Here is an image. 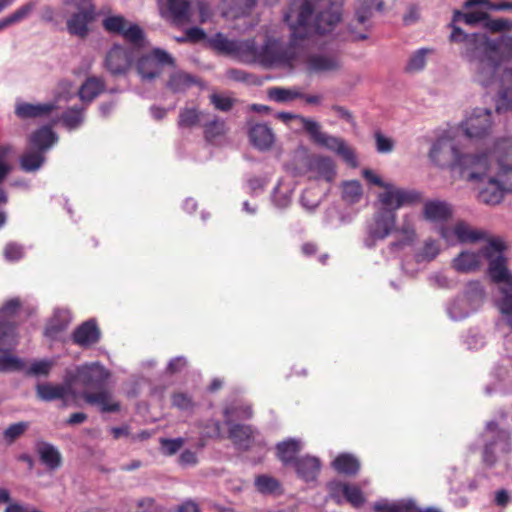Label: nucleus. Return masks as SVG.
Instances as JSON below:
<instances>
[{"label":"nucleus","instance_id":"8","mask_svg":"<svg viewBox=\"0 0 512 512\" xmlns=\"http://www.w3.org/2000/svg\"><path fill=\"white\" fill-rule=\"evenodd\" d=\"M384 191L377 195V200L374 207L378 209H392L396 212L397 209L412 205L421 200V194L415 190L405 189L396 186L389 182L383 188Z\"/></svg>","mask_w":512,"mask_h":512},{"label":"nucleus","instance_id":"29","mask_svg":"<svg viewBox=\"0 0 512 512\" xmlns=\"http://www.w3.org/2000/svg\"><path fill=\"white\" fill-rule=\"evenodd\" d=\"M207 120V114L195 107H185L180 110L178 126L180 128H194Z\"/></svg>","mask_w":512,"mask_h":512},{"label":"nucleus","instance_id":"6","mask_svg":"<svg viewBox=\"0 0 512 512\" xmlns=\"http://www.w3.org/2000/svg\"><path fill=\"white\" fill-rule=\"evenodd\" d=\"M249 46L246 62H257L270 67L288 64L294 57L290 48L273 39H268L261 47H257L253 40H249Z\"/></svg>","mask_w":512,"mask_h":512},{"label":"nucleus","instance_id":"31","mask_svg":"<svg viewBox=\"0 0 512 512\" xmlns=\"http://www.w3.org/2000/svg\"><path fill=\"white\" fill-rule=\"evenodd\" d=\"M229 438L238 448L246 449L254 439V431L248 425H231L229 428Z\"/></svg>","mask_w":512,"mask_h":512},{"label":"nucleus","instance_id":"30","mask_svg":"<svg viewBox=\"0 0 512 512\" xmlns=\"http://www.w3.org/2000/svg\"><path fill=\"white\" fill-rule=\"evenodd\" d=\"M277 456L285 464H294L296 454L302 449V443L297 439H287L277 444Z\"/></svg>","mask_w":512,"mask_h":512},{"label":"nucleus","instance_id":"1","mask_svg":"<svg viewBox=\"0 0 512 512\" xmlns=\"http://www.w3.org/2000/svg\"><path fill=\"white\" fill-rule=\"evenodd\" d=\"M429 156L439 166L459 169L468 181L482 182L478 193L482 203L497 205L512 193V137L498 138L490 150L474 154H461L453 139L441 137L432 145Z\"/></svg>","mask_w":512,"mask_h":512},{"label":"nucleus","instance_id":"58","mask_svg":"<svg viewBox=\"0 0 512 512\" xmlns=\"http://www.w3.org/2000/svg\"><path fill=\"white\" fill-rule=\"evenodd\" d=\"M485 27L492 32H503L512 30V19L497 18L488 19L485 22Z\"/></svg>","mask_w":512,"mask_h":512},{"label":"nucleus","instance_id":"39","mask_svg":"<svg viewBox=\"0 0 512 512\" xmlns=\"http://www.w3.org/2000/svg\"><path fill=\"white\" fill-rule=\"evenodd\" d=\"M494 448L499 449L504 453L510 451L511 444L509 441V436L506 432H498L497 440L494 443L486 445L483 457L487 465H493L495 462V458L493 456Z\"/></svg>","mask_w":512,"mask_h":512},{"label":"nucleus","instance_id":"27","mask_svg":"<svg viewBox=\"0 0 512 512\" xmlns=\"http://www.w3.org/2000/svg\"><path fill=\"white\" fill-rule=\"evenodd\" d=\"M57 141V136L50 127L44 126L33 132L29 142L33 149L46 152Z\"/></svg>","mask_w":512,"mask_h":512},{"label":"nucleus","instance_id":"9","mask_svg":"<svg viewBox=\"0 0 512 512\" xmlns=\"http://www.w3.org/2000/svg\"><path fill=\"white\" fill-rule=\"evenodd\" d=\"M483 300L484 290L481 284L477 281L470 282L465 293L451 303L448 313L452 319L461 320L476 311Z\"/></svg>","mask_w":512,"mask_h":512},{"label":"nucleus","instance_id":"35","mask_svg":"<svg viewBox=\"0 0 512 512\" xmlns=\"http://www.w3.org/2000/svg\"><path fill=\"white\" fill-rule=\"evenodd\" d=\"M70 322L71 316L68 310H55L52 318L50 319L45 329V335L50 338H55L59 332L63 331L69 325Z\"/></svg>","mask_w":512,"mask_h":512},{"label":"nucleus","instance_id":"45","mask_svg":"<svg viewBox=\"0 0 512 512\" xmlns=\"http://www.w3.org/2000/svg\"><path fill=\"white\" fill-rule=\"evenodd\" d=\"M53 366L54 361L52 360H35L28 367L25 365V369L23 371L28 376L45 377L50 373Z\"/></svg>","mask_w":512,"mask_h":512},{"label":"nucleus","instance_id":"19","mask_svg":"<svg viewBox=\"0 0 512 512\" xmlns=\"http://www.w3.org/2000/svg\"><path fill=\"white\" fill-rule=\"evenodd\" d=\"M77 377L84 386L89 387L103 384L108 379L109 373L104 366L96 362L79 366Z\"/></svg>","mask_w":512,"mask_h":512},{"label":"nucleus","instance_id":"25","mask_svg":"<svg viewBox=\"0 0 512 512\" xmlns=\"http://www.w3.org/2000/svg\"><path fill=\"white\" fill-rule=\"evenodd\" d=\"M56 108L54 102L31 104L27 102H18L15 113L22 119L42 117L50 114Z\"/></svg>","mask_w":512,"mask_h":512},{"label":"nucleus","instance_id":"15","mask_svg":"<svg viewBox=\"0 0 512 512\" xmlns=\"http://www.w3.org/2000/svg\"><path fill=\"white\" fill-rule=\"evenodd\" d=\"M131 65L129 51L121 45H114L107 52L104 60L105 68L113 75L125 74Z\"/></svg>","mask_w":512,"mask_h":512},{"label":"nucleus","instance_id":"54","mask_svg":"<svg viewBox=\"0 0 512 512\" xmlns=\"http://www.w3.org/2000/svg\"><path fill=\"white\" fill-rule=\"evenodd\" d=\"M344 500L349 502L353 507L359 508L365 503L366 499L358 486L349 484L344 496Z\"/></svg>","mask_w":512,"mask_h":512},{"label":"nucleus","instance_id":"14","mask_svg":"<svg viewBox=\"0 0 512 512\" xmlns=\"http://www.w3.org/2000/svg\"><path fill=\"white\" fill-rule=\"evenodd\" d=\"M210 45L219 52L235 56L246 62L249 40H230L222 33H217L209 40Z\"/></svg>","mask_w":512,"mask_h":512},{"label":"nucleus","instance_id":"2","mask_svg":"<svg viewBox=\"0 0 512 512\" xmlns=\"http://www.w3.org/2000/svg\"><path fill=\"white\" fill-rule=\"evenodd\" d=\"M450 40L462 44L461 56L469 63L478 84L484 88L499 87V79L506 69L500 70V65L512 60V35L490 38L485 33L468 34L454 27Z\"/></svg>","mask_w":512,"mask_h":512},{"label":"nucleus","instance_id":"52","mask_svg":"<svg viewBox=\"0 0 512 512\" xmlns=\"http://www.w3.org/2000/svg\"><path fill=\"white\" fill-rule=\"evenodd\" d=\"M256 0H225V4L234 16H239L250 11Z\"/></svg>","mask_w":512,"mask_h":512},{"label":"nucleus","instance_id":"34","mask_svg":"<svg viewBox=\"0 0 512 512\" xmlns=\"http://www.w3.org/2000/svg\"><path fill=\"white\" fill-rule=\"evenodd\" d=\"M37 452L43 464L49 469H57L61 465V454L58 449L46 442L37 444Z\"/></svg>","mask_w":512,"mask_h":512},{"label":"nucleus","instance_id":"37","mask_svg":"<svg viewBox=\"0 0 512 512\" xmlns=\"http://www.w3.org/2000/svg\"><path fill=\"white\" fill-rule=\"evenodd\" d=\"M105 84L102 79L97 77L88 78L80 87L78 93L83 102H91L101 92H103Z\"/></svg>","mask_w":512,"mask_h":512},{"label":"nucleus","instance_id":"50","mask_svg":"<svg viewBox=\"0 0 512 512\" xmlns=\"http://www.w3.org/2000/svg\"><path fill=\"white\" fill-rule=\"evenodd\" d=\"M25 362L13 355H4L0 358V372L23 371Z\"/></svg>","mask_w":512,"mask_h":512},{"label":"nucleus","instance_id":"20","mask_svg":"<svg viewBox=\"0 0 512 512\" xmlns=\"http://www.w3.org/2000/svg\"><path fill=\"white\" fill-rule=\"evenodd\" d=\"M512 110V67H506L499 79L496 111Z\"/></svg>","mask_w":512,"mask_h":512},{"label":"nucleus","instance_id":"23","mask_svg":"<svg viewBox=\"0 0 512 512\" xmlns=\"http://www.w3.org/2000/svg\"><path fill=\"white\" fill-rule=\"evenodd\" d=\"M249 139L251 144L259 150H268L275 141L274 134L269 126L258 123L249 129Z\"/></svg>","mask_w":512,"mask_h":512},{"label":"nucleus","instance_id":"18","mask_svg":"<svg viewBox=\"0 0 512 512\" xmlns=\"http://www.w3.org/2000/svg\"><path fill=\"white\" fill-rule=\"evenodd\" d=\"M82 397L88 404L98 407L103 413L118 412L120 410V403L106 389H101L97 392L85 391Z\"/></svg>","mask_w":512,"mask_h":512},{"label":"nucleus","instance_id":"43","mask_svg":"<svg viewBox=\"0 0 512 512\" xmlns=\"http://www.w3.org/2000/svg\"><path fill=\"white\" fill-rule=\"evenodd\" d=\"M341 188L342 199L348 204L358 203L363 196L362 185L357 180L344 181Z\"/></svg>","mask_w":512,"mask_h":512},{"label":"nucleus","instance_id":"24","mask_svg":"<svg viewBox=\"0 0 512 512\" xmlns=\"http://www.w3.org/2000/svg\"><path fill=\"white\" fill-rule=\"evenodd\" d=\"M100 339V331L94 320H88L82 323L73 332V341L82 347H87L97 343Z\"/></svg>","mask_w":512,"mask_h":512},{"label":"nucleus","instance_id":"3","mask_svg":"<svg viewBox=\"0 0 512 512\" xmlns=\"http://www.w3.org/2000/svg\"><path fill=\"white\" fill-rule=\"evenodd\" d=\"M504 249L501 239H492L479 249L462 250L452 259L451 267L459 273H473L480 270L484 260H487L489 277L492 281L503 284L500 287L503 297L498 302V307L512 327V275L506 265Z\"/></svg>","mask_w":512,"mask_h":512},{"label":"nucleus","instance_id":"61","mask_svg":"<svg viewBox=\"0 0 512 512\" xmlns=\"http://www.w3.org/2000/svg\"><path fill=\"white\" fill-rule=\"evenodd\" d=\"M74 95L73 85L70 81L63 80L58 84V87L55 91V104L60 100L67 101L70 97Z\"/></svg>","mask_w":512,"mask_h":512},{"label":"nucleus","instance_id":"36","mask_svg":"<svg viewBox=\"0 0 512 512\" xmlns=\"http://www.w3.org/2000/svg\"><path fill=\"white\" fill-rule=\"evenodd\" d=\"M167 6L174 23L182 24L190 21V3L188 0H168Z\"/></svg>","mask_w":512,"mask_h":512},{"label":"nucleus","instance_id":"46","mask_svg":"<svg viewBox=\"0 0 512 512\" xmlns=\"http://www.w3.org/2000/svg\"><path fill=\"white\" fill-rule=\"evenodd\" d=\"M485 20H487V14L483 11H471L467 13L455 11L453 15V23L451 26L454 30V27H457L455 23L458 21H464L468 25H475Z\"/></svg>","mask_w":512,"mask_h":512},{"label":"nucleus","instance_id":"26","mask_svg":"<svg viewBox=\"0 0 512 512\" xmlns=\"http://www.w3.org/2000/svg\"><path fill=\"white\" fill-rule=\"evenodd\" d=\"M293 465L305 481L315 480L321 468L319 459L309 455L297 459Z\"/></svg>","mask_w":512,"mask_h":512},{"label":"nucleus","instance_id":"62","mask_svg":"<svg viewBox=\"0 0 512 512\" xmlns=\"http://www.w3.org/2000/svg\"><path fill=\"white\" fill-rule=\"evenodd\" d=\"M299 121L315 142H317L321 135L324 133L321 131L319 123L312 119L302 116L299 117Z\"/></svg>","mask_w":512,"mask_h":512},{"label":"nucleus","instance_id":"41","mask_svg":"<svg viewBox=\"0 0 512 512\" xmlns=\"http://www.w3.org/2000/svg\"><path fill=\"white\" fill-rule=\"evenodd\" d=\"M44 153V151L33 148L29 149L20 159L21 168L26 172H34L38 170L45 162Z\"/></svg>","mask_w":512,"mask_h":512},{"label":"nucleus","instance_id":"63","mask_svg":"<svg viewBox=\"0 0 512 512\" xmlns=\"http://www.w3.org/2000/svg\"><path fill=\"white\" fill-rule=\"evenodd\" d=\"M172 404L184 411L191 410L194 406L192 399L184 393H175L172 396Z\"/></svg>","mask_w":512,"mask_h":512},{"label":"nucleus","instance_id":"16","mask_svg":"<svg viewBox=\"0 0 512 512\" xmlns=\"http://www.w3.org/2000/svg\"><path fill=\"white\" fill-rule=\"evenodd\" d=\"M400 237L398 241L390 244L391 250H400L405 246L414 244L417 240V232L415 228V216L413 214H405L402 217L401 224L394 230Z\"/></svg>","mask_w":512,"mask_h":512},{"label":"nucleus","instance_id":"7","mask_svg":"<svg viewBox=\"0 0 512 512\" xmlns=\"http://www.w3.org/2000/svg\"><path fill=\"white\" fill-rule=\"evenodd\" d=\"M171 54L160 48H153L136 62V70L142 81H152L159 77L164 67L174 66Z\"/></svg>","mask_w":512,"mask_h":512},{"label":"nucleus","instance_id":"64","mask_svg":"<svg viewBox=\"0 0 512 512\" xmlns=\"http://www.w3.org/2000/svg\"><path fill=\"white\" fill-rule=\"evenodd\" d=\"M392 512H419L412 500L392 501Z\"/></svg>","mask_w":512,"mask_h":512},{"label":"nucleus","instance_id":"38","mask_svg":"<svg viewBox=\"0 0 512 512\" xmlns=\"http://www.w3.org/2000/svg\"><path fill=\"white\" fill-rule=\"evenodd\" d=\"M307 66L313 72H326L337 69L339 61L334 56L312 55L307 61Z\"/></svg>","mask_w":512,"mask_h":512},{"label":"nucleus","instance_id":"28","mask_svg":"<svg viewBox=\"0 0 512 512\" xmlns=\"http://www.w3.org/2000/svg\"><path fill=\"white\" fill-rule=\"evenodd\" d=\"M197 83V79L189 73L178 70L170 74L166 87L174 93H183Z\"/></svg>","mask_w":512,"mask_h":512},{"label":"nucleus","instance_id":"49","mask_svg":"<svg viewBox=\"0 0 512 512\" xmlns=\"http://www.w3.org/2000/svg\"><path fill=\"white\" fill-rule=\"evenodd\" d=\"M83 119L82 108L68 109L62 116L63 124L70 130L79 127L82 124Z\"/></svg>","mask_w":512,"mask_h":512},{"label":"nucleus","instance_id":"57","mask_svg":"<svg viewBox=\"0 0 512 512\" xmlns=\"http://www.w3.org/2000/svg\"><path fill=\"white\" fill-rule=\"evenodd\" d=\"M440 253V246L436 240L428 239L424 242L421 253L418 255L422 260L431 261Z\"/></svg>","mask_w":512,"mask_h":512},{"label":"nucleus","instance_id":"12","mask_svg":"<svg viewBox=\"0 0 512 512\" xmlns=\"http://www.w3.org/2000/svg\"><path fill=\"white\" fill-rule=\"evenodd\" d=\"M103 29L110 34L121 35L125 40L139 44L144 39L142 28L120 14L107 15L102 20Z\"/></svg>","mask_w":512,"mask_h":512},{"label":"nucleus","instance_id":"47","mask_svg":"<svg viewBox=\"0 0 512 512\" xmlns=\"http://www.w3.org/2000/svg\"><path fill=\"white\" fill-rule=\"evenodd\" d=\"M37 5L38 0H30L10 13L8 16L12 22V25H16L29 18L33 11L36 9Z\"/></svg>","mask_w":512,"mask_h":512},{"label":"nucleus","instance_id":"21","mask_svg":"<svg viewBox=\"0 0 512 512\" xmlns=\"http://www.w3.org/2000/svg\"><path fill=\"white\" fill-rule=\"evenodd\" d=\"M423 218L432 223H442L452 215V208L442 200H428L423 205Z\"/></svg>","mask_w":512,"mask_h":512},{"label":"nucleus","instance_id":"17","mask_svg":"<svg viewBox=\"0 0 512 512\" xmlns=\"http://www.w3.org/2000/svg\"><path fill=\"white\" fill-rule=\"evenodd\" d=\"M316 143L338 154L350 166H357L354 151L343 139L323 133Z\"/></svg>","mask_w":512,"mask_h":512},{"label":"nucleus","instance_id":"59","mask_svg":"<svg viewBox=\"0 0 512 512\" xmlns=\"http://www.w3.org/2000/svg\"><path fill=\"white\" fill-rule=\"evenodd\" d=\"M226 424L231 425L234 418L248 419L252 416V409L250 406H242L240 408H227L225 410Z\"/></svg>","mask_w":512,"mask_h":512},{"label":"nucleus","instance_id":"60","mask_svg":"<svg viewBox=\"0 0 512 512\" xmlns=\"http://www.w3.org/2000/svg\"><path fill=\"white\" fill-rule=\"evenodd\" d=\"M28 427V422L14 423L4 431V437L6 440L12 442L21 436L28 429Z\"/></svg>","mask_w":512,"mask_h":512},{"label":"nucleus","instance_id":"10","mask_svg":"<svg viewBox=\"0 0 512 512\" xmlns=\"http://www.w3.org/2000/svg\"><path fill=\"white\" fill-rule=\"evenodd\" d=\"M396 220L397 214L392 209L376 208L373 221L367 229L365 245L372 248L377 241L388 237L395 230Z\"/></svg>","mask_w":512,"mask_h":512},{"label":"nucleus","instance_id":"48","mask_svg":"<svg viewBox=\"0 0 512 512\" xmlns=\"http://www.w3.org/2000/svg\"><path fill=\"white\" fill-rule=\"evenodd\" d=\"M16 344L15 327L11 323L0 321V346L13 347Z\"/></svg>","mask_w":512,"mask_h":512},{"label":"nucleus","instance_id":"5","mask_svg":"<svg viewBox=\"0 0 512 512\" xmlns=\"http://www.w3.org/2000/svg\"><path fill=\"white\" fill-rule=\"evenodd\" d=\"M60 11L67 17L66 28L69 34L79 38L88 36L89 25L96 14L93 0H62Z\"/></svg>","mask_w":512,"mask_h":512},{"label":"nucleus","instance_id":"32","mask_svg":"<svg viewBox=\"0 0 512 512\" xmlns=\"http://www.w3.org/2000/svg\"><path fill=\"white\" fill-rule=\"evenodd\" d=\"M309 168L317 174V178L324 179L327 182L333 181L336 175L333 161L326 157H314L310 161Z\"/></svg>","mask_w":512,"mask_h":512},{"label":"nucleus","instance_id":"51","mask_svg":"<svg viewBox=\"0 0 512 512\" xmlns=\"http://www.w3.org/2000/svg\"><path fill=\"white\" fill-rule=\"evenodd\" d=\"M483 6L487 10L501 11V10H512L511 2H500L497 4L491 3L489 0H466L464 7L471 8L474 6Z\"/></svg>","mask_w":512,"mask_h":512},{"label":"nucleus","instance_id":"11","mask_svg":"<svg viewBox=\"0 0 512 512\" xmlns=\"http://www.w3.org/2000/svg\"><path fill=\"white\" fill-rule=\"evenodd\" d=\"M493 125L492 112L487 108H475L461 123L463 134L472 140H480L490 134Z\"/></svg>","mask_w":512,"mask_h":512},{"label":"nucleus","instance_id":"33","mask_svg":"<svg viewBox=\"0 0 512 512\" xmlns=\"http://www.w3.org/2000/svg\"><path fill=\"white\" fill-rule=\"evenodd\" d=\"M69 386L62 384L40 383L36 386V394L43 401H53L64 398Z\"/></svg>","mask_w":512,"mask_h":512},{"label":"nucleus","instance_id":"42","mask_svg":"<svg viewBox=\"0 0 512 512\" xmlns=\"http://www.w3.org/2000/svg\"><path fill=\"white\" fill-rule=\"evenodd\" d=\"M332 465L338 473L347 475L356 474L360 468L359 461L351 454H340Z\"/></svg>","mask_w":512,"mask_h":512},{"label":"nucleus","instance_id":"56","mask_svg":"<svg viewBox=\"0 0 512 512\" xmlns=\"http://www.w3.org/2000/svg\"><path fill=\"white\" fill-rule=\"evenodd\" d=\"M255 485L259 492L267 494V493H275L279 488V483L272 477L269 476H259Z\"/></svg>","mask_w":512,"mask_h":512},{"label":"nucleus","instance_id":"55","mask_svg":"<svg viewBox=\"0 0 512 512\" xmlns=\"http://www.w3.org/2000/svg\"><path fill=\"white\" fill-rule=\"evenodd\" d=\"M273 201L280 208L288 206L291 201V189L280 183L274 190Z\"/></svg>","mask_w":512,"mask_h":512},{"label":"nucleus","instance_id":"44","mask_svg":"<svg viewBox=\"0 0 512 512\" xmlns=\"http://www.w3.org/2000/svg\"><path fill=\"white\" fill-rule=\"evenodd\" d=\"M432 53V49L420 48L416 50L408 59L405 70L409 73L419 72L424 69L427 57Z\"/></svg>","mask_w":512,"mask_h":512},{"label":"nucleus","instance_id":"53","mask_svg":"<svg viewBox=\"0 0 512 512\" xmlns=\"http://www.w3.org/2000/svg\"><path fill=\"white\" fill-rule=\"evenodd\" d=\"M348 483L341 481H331L327 484L329 496L337 503L341 504L344 501V496L348 488Z\"/></svg>","mask_w":512,"mask_h":512},{"label":"nucleus","instance_id":"4","mask_svg":"<svg viewBox=\"0 0 512 512\" xmlns=\"http://www.w3.org/2000/svg\"><path fill=\"white\" fill-rule=\"evenodd\" d=\"M318 0H292L284 14V20L294 39H303L311 33L325 34L331 32L341 20V7L331 4L320 11L315 22L311 23V14Z\"/></svg>","mask_w":512,"mask_h":512},{"label":"nucleus","instance_id":"13","mask_svg":"<svg viewBox=\"0 0 512 512\" xmlns=\"http://www.w3.org/2000/svg\"><path fill=\"white\" fill-rule=\"evenodd\" d=\"M439 234L448 245L475 242L482 238V233L471 229L469 225L461 221L441 226Z\"/></svg>","mask_w":512,"mask_h":512},{"label":"nucleus","instance_id":"22","mask_svg":"<svg viewBox=\"0 0 512 512\" xmlns=\"http://www.w3.org/2000/svg\"><path fill=\"white\" fill-rule=\"evenodd\" d=\"M228 127L224 120L214 117L203 123L205 140L213 145H220L226 140Z\"/></svg>","mask_w":512,"mask_h":512},{"label":"nucleus","instance_id":"40","mask_svg":"<svg viewBox=\"0 0 512 512\" xmlns=\"http://www.w3.org/2000/svg\"><path fill=\"white\" fill-rule=\"evenodd\" d=\"M268 97L278 103H287L304 97V93L297 87H273L268 90Z\"/></svg>","mask_w":512,"mask_h":512}]
</instances>
